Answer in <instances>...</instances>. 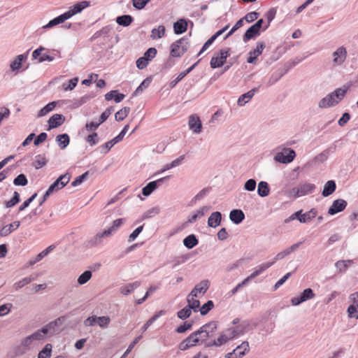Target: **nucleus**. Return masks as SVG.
<instances>
[{"label": "nucleus", "mask_w": 358, "mask_h": 358, "mask_svg": "<svg viewBox=\"0 0 358 358\" xmlns=\"http://www.w3.org/2000/svg\"><path fill=\"white\" fill-rule=\"evenodd\" d=\"M29 50L25 53L17 55L15 59L10 63V69L12 71L20 70L22 66V63L27 59Z\"/></svg>", "instance_id": "15"}, {"label": "nucleus", "mask_w": 358, "mask_h": 358, "mask_svg": "<svg viewBox=\"0 0 358 358\" xmlns=\"http://www.w3.org/2000/svg\"><path fill=\"white\" fill-rule=\"evenodd\" d=\"M189 127L196 134H199L202 130V123L199 116L192 115L189 118Z\"/></svg>", "instance_id": "16"}, {"label": "nucleus", "mask_w": 358, "mask_h": 358, "mask_svg": "<svg viewBox=\"0 0 358 358\" xmlns=\"http://www.w3.org/2000/svg\"><path fill=\"white\" fill-rule=\"evenodd\" d=\"M214 308V303L211 300H208L206 303L203 304L201 308H200V313L201 315H207L210 310H211Z\"/></svg>", "instance_id": "56"}, {"label": "nucleus", "mask_w": 358, "mask_h": 358, "mask_svg": "<svg viewBox=\"0 0 358 358\" xmlns=\"http://www.w3.org/2000/svg\"><path fill=\"white\" fill-rule=\"evenodd\" d=\"M165 31V27L164 25H159L158 28H155L152 30L151 37L155 38V36L157 35L158 38H161L164 36Z\"/></svg>", "instance_id": "58"}, {"label": "nucleus", "mask_w": 358, "mask_h": 358, "mask_svg": "<svg viewBox=\"0 0 358 358\" xmlns=\"http://www.w3.org/2000/svg\"><path fill=\"white\" fill-rule=\"evenodd\" d=\"M91 6V2L90 1H79L75 3L73 6L70 8L73 10V13L76 15L80 13L84 9L90 7Z\"/></svg>", "instance_id": "33"}, {"label": "nucleus", "mask_w": 358, "mask_h": 358, "mask_svg": "<svg viewBox=\"0 0 358 358\" xmlns=\"http://www.w3.org/2000/svg\"><path fill=\"white\" fill-rule=\"evenodd\" d=\"M165 314V311L162 310L155 313L153 316H152L141 327V333H144L147 331L150 326H151L154 322H155L160 316Z\"/></svg>", "instance_id": "35"}, {"label": "nucleus", "mask_w": 358, "mask_h": 358, "mask_svg": "<svg viewBox=\"0 0 358 358\" xmlns=\"http://www.w3.org/2000/svg\"><path fill=\"white\" fill-rule=\"evenodd\" d=\"M296 157L295 151L292 148H285L283 152H278L274 156V160L282 164H289L292 162Z\"/></svg>", "instance_id": "6"}, {"label": "nucleus", "mask_w": 358, "mask_h": 358, "mask_svg": "<svg viewBox=\"0 0 358 358\" xmlns=\"http://www.w3.org/2000/svg\"><path fill=\"white\" fill-rule=\"evenodd\" d=\"M13 184L15 186H26L28 184L27 176L24 173L19 174L13 180Z\"/></svg>", "instance_id": "51"}, {"label": "nucleus", "mask_w": 358, "mask_h": 358, "mask_svg": "<svg viewBox=\"0 0 358 358\" xmlns=\"http://www.w3.org/2000/svg\"><path fill=\"white\" fill-rule=\"evenodd\" d=\"M315 296V294L311 288L305 289L299 296L293 297L291 299V304L296 306L308 300L312 299Z\"/></svg>", "instance_id": "8"}, {"label": "nucleus", "mask_w": 358, "mask_h": 358, "mask_svg": "<svg viewBox=\"0 0 358 358\" xmlns=\"http://www.w3.org/2000/svg\"><path fill=\"white\" fill-rule=\"evenodd\" d=\"M78 81H79V79L78 77H75L72 79H70V80H69L67 83H64L62 84V89L64 91L72 90L76 87Z\"/></svg>", "instance_id": "50"}, {"label": "nucleus", "mask_w": 358, "mask_h": 358, "mask_svg": "<svg viewBox=\"0 0 358 358\" xmlns=\"http://www.w3.org/2000/svg\"><path fill=\"white\" fill-rule=\"evenodd\" d=\"M228 341V338L225 336V332H221L217 339L205 343V348L220 347Z\"/></svg>", "instance_id": "21"}, {"label": "nucleus", "mask_w": 358, "mask_h": 358, "mask_svg": "<svg viewBox=\"0 0 358 358\" xmlns=\"http://www.w3.org/2000/svg\"><path fill=\"white\" fill-rule=\"evenodd\" d=\"M70 179L71 175L68 172L61 175L53 183L50 185L48 189L52 193L56 192L64 187L69 182Z\"/></svg>", "instance_id": "7"}, {"label": "nucleus", "mask_w": 358, "mask_h": 358, "mask_svg": "<svg viewBox=\"0 0 358 358\" xmlns=\"http://www.w3.org/2000/svg\"><path fill=\"white\" fill-rule=\"evenodd\" d=\"M222 221V213L219 211L213 212L208 219V226L215 228L220 225Z\"/></svg>", "instance_id": "28"}, {"label": "nucleus", "mask_w": 358, "mask_h": 358, "mask_svg": "<svg viewBox=\"0 0 358 358\" xmlns=\"http://www.w3.org/2000/svg\"><path fill=\"white\" fill-rule=\"evenodd\" d=\"M317 214V210L315 208H311L309 211L302 213L301 219H299L301 223H306L311 221Z\"/></svg>", "instance_id": "39"}, {"label": "nucleus", "mask_w": 358, "mask_h": 358, "mask_svg": "<svg viewBox=\"0 0 358 358\" xmlns=\"http://www.w3.org/2000/svg\"><path fill=\"white\" fill-rule=\"evenodd\" d=\"M20 201V194L17 191H15L13 197L9 201H7L4 203L5 207L7 208H12L17 205Z\"/></svg>", "instance_id": "46"}, {"label": "nucleus", "mask_w": 358, "mask_h": 358, "mask_svg": "<svg viewBox=\"0 0 358 358\" xmlns=\"http://www.w3.org/2000/svg\"><path fill=\"white\" fill-rule=\"evenodd\" d=\"M190 296H191L188 295L187 297L188 305L186 306L189 308L191 311L198 312L200 310V301L197 299L194 300L192 296V298H190Z\"/></svg>", "instance_id": "42"}, {"label": "nucleus", "mask_w": 358, "mask_h": 358, "mask_svg": "<svg viewBox=\"0 0 358 358\" xmlns=\"http://www.w3.org/2000/svg\"><path fill=\"white\" fill-rule=\"evenodd\" d=\"M231 48H222L219 52H216L211 58L210 65L212 69L222 67L226 62L227 59L230 56Z\"/></svg>", "instance_id": "4"}, {"label": "nucleus", "mask_w": 358, "mask_h": 358, "mask_svg": "<svg viewBox=\"0 0 358 358\" xmlns=\"http://www.w3.org/2000/svg\"><path fill=\"white\" fill-rule=\"evenodd\" d=\"M337 105V101L333 98L332 95L329 93L325 97L322 98L318 103L320 108H326L334 107Z\"/></svg>", "instance_id": "25"}, {"label": "nucleus", "mask_w": 358, "mask_h": 358, "mask_svg": "<svg viewBox=\"0 0 358 358\" xmlns=\"http://www.w3.org/2000/svg\"><path fill=\"white\" fill-rule=\"evenodd\" d=\"M352 263V260H339L336 262L335 266L340 272H344L348 268L349 265Z\"/></svg>", "instance_id": "54"}, {"label": "nucleus", "mask_w": 358, "mask_h": 358, "mask_svg": "<svg viewBox=\"0 0 358 358\" xmlns=\"http://www.w3.org/2000/svg\"><path fill=\"white\" fill-rule=\"evenodd\" d=\"M277 10L275 8H270L266 13L265 16L267 19V26H264L263 31H266L270 26L271 21L275 18Z\"/></svg>", "instance_id": "47"}, {"label": "nucleus", "mask_w": 358, "mask_h": 358, "mask_svg": "<svg viewBox=\"0 0 358 358\" xmlns=\"http://www.w3.org/2000/svg\"><path fill=\"white\" fill-rule=\"evenodd\" d=\"M55 141L60 149H65L70 143V137L67 134H59L55 138Z\"/></svg>", "instance_id": "31"}, {"label": "nucleus", "mask_w": 358, "mask_h": 358, "mask_svg": "<svg viewBox=\"0 0 358 358\" xmlns=\"http://www.w3.org/2000/svg\"><path fill=\"white\" fill-rule=\"evenodd\" d=\"M350 86L351 85H344L342 87L337 88L330 93L333 98L335 99V101H337V104H338V103L345 96Z\"/></svg>", "instance_id": "20"}, {"label": "nucleus", "mask_w": 358, "mask_h": 358, "mask_svg": "<svg viewBox=\"0 0 358 358\" xmlns=\"http://www.w3.org/2000/svg\"><path fill=\"white\" fill-rule=\"evenodd\" d=\"M66 117L62 114L55 113L48 120V130L60 127L65 122Z\"/></svg>", "instance_id": "14"}, {"label": "nucleus", "mask_w": 358, "mask_h": 358, "mask_svg": "<svg viewBox=\"0 0 358 358\" xmlns=\"http://www.w3.org/2000/svg\"><path fill=\"white\" fill-rule=\"evenodd\" d=\"M92 273L91 271L87 270L84 271L78 278V283L83 285L87 283L92 278Z\"/></svg>", "instance_id": "49"}, {"label": "nucleus", "mask_w": 358, "mask_h": 358, "mask_svg": "<svg viewBox=\"0 0 358 358\" xmlns=\"http://www.w3.org/2000/svg\"><path fill=\"white\" fill-rule=\"evenodd\" d=\"M270 193V187L267 182L261 181L258 184L257 194L261 197L267 196Z\"/></svg>", "instance_id": "37"}, {"label": "nucleus", "mask_w": 358, "mask_h": 358, "mask_svg": "<svg viewBox=\"0 0 358 358\" xmlns=\"http://www.w3.org/2000/svg\"><path fill=\"white\" fill-rule=\"evenodd\" d=\"M259 86L257 87H254L248 92L244 93L243 94L240 96L237 101L238 105L240 106L245 105L254 96L255 93L259 90Z\"/></svg>", "instance_id": "26"}, {"label": "nucleus", "mask_w": 358, "mask_h": 358, "mask_svg": "<svg viewBox=\"0 0 358 358\" xmlns=\"http://www.w3.org/2000/svg\"><path fill=\"white\" fill-rule=\"evenodd\" d=\"M199 333L195 331L191 333L185 339L182 341L178 345V349L185 351L196 345H203L205 346V339H200Z\"/></svg>", "instance_id": "2"}, {"label": "nucleus", "mask_w": 358, "mask_h": 358, "mask_svg": "<svg viewBox=\"0 0 358 358\" xmlns=\"http://www.w3.org/2000/svg\"><path fill=\"white\" fill-rule=\"evenodd\" d=\"M210 286V282L208 280H203L201 281L199 284L196 285L194 289L191 291L189 296L192 297H197V293L200 292L202 294H205L208 289Z\"/></svg>", "instance_id": "17"}, {"label": "nucleus", "mask_w": 358, "mask_h": 358, "mask_svg": "<svg viewBox=\"0 0 358 358\" xmlns=\"http://www.w3.org/2000/svg\"><path fill=\"white\" fill-rule=\"evenodd\" d=\"M36 278V275H31L28 277L24 278L22 280L15 282L13 285V287L17 290L19 289L22 288L25 285H28L29 283L31 282L32 281L35 280Z\"/></svg>", "instance_id": "40"}, {"label": "nucleus", "mask_w": 358, "mask_h": 358, "mask_svg": "<svg viewBox=\"0 0 358 358\" xmlns=\"http://www.w3.org/2000/svg\"><path fill=\"white\" fill-rule=\"evenodd\" d=\"M201 59L198 60L196 62H195L194 64H192L191 66H189L188 69H187L185 71L181 72L176 79L171 81L169 83V87L171 88H173L176 87V85L182 80L183 79L188 73H189L192 71H193L195 67L198 65Z\"/></svg>", "instance_id": "23"}, {"label": "nucleus", "mask_w": 358, "mask_h": 358, "mask_svg": "<svg viewBox=\"0 0 358 358\" xmlns=\"http://www.w3.org/2000/svg\"><path fill=\"white\" fill-rule=\"evenodd\" d=\"M134 21V17L130 15H122L117 16L116 22L122 27L129 26Z\"/></svg>", "instance_id": "38"}, {"label": "nucleus", "mask_w": 358, "mask_h": 358, "mask_svg": "<svg viewBox=\"0 0 358 358\" xmlns=\"http://www.w3.org/2000/svg\"><path fill=\"white\" fill-rule=\"evenodd\" d=\"M57 104V103L56 101H52L48 103L39 110L37 117H41L45 116V115L51 112L56 107Z\"/></svg>", "instance_id": "41"}, {"label": "nucleus", "mask_w": 358, "mask_h": 358, "mask_svg": "<svg viewBox=\"0 0 358 358\" xmlns=\"http://www.w3.org/2000/svg\"><path fill=\"white\" fill-rule=\"evenodd\" d=\"M110 322V319L108 316H96V323L99 324L100 327L106 328L108 327L109 323Z\"/></svg>", "instance_id": "62"}, {"label": "nucleus", "mask_w": 358, "mask_h": 358, "mask_svg": "<svg viewBox=\"0 0 358 358\" xmlns=\"http://www.w3.org/2000/svg\"><path fill=\"white\" fill-rule=\"evenodd\" d=\"M230 220L235 224H239L245 219V214L242 210L234 209L229 213Z\"/></svg>", "instance_id": "24"}, {"label": "nucleus", "mask_w": 358, "mask_h": 358, "mask_svg": "<svg viewBox=\"0 0 358 358\" xmlns=\"http://www.w3.org/2000/svg\"><path fill=\"white\" fill-rule=\"evenodd\" d=\"M333 62L335 64L341 65L345 60L347 57V50L344 47L338 48L333 53Z\"/></svg>", "instance_id": "19"}, {"label": "nucleus", "mask_w": 358, "mask_h": 358, "mask_svg": "<svg viewBox=\"0 0 358 358\" xmlns=\"http://www.w3.org/2000/svg\"><path fill=\"white\" fill-rule=\"evenodd\" d=\"M107 236H110V230H104L102 232H99L88 241L87 245L90 247L96 246L102 242L103 237Z\"/></svg>", "instance_id": "22"}, {"label": "nucleus", "mask_w": 358, "mask_h": 358, "mask_svg": "<svg viewBox=\"0 0 358 358\" xmlns=\"http://www.w3.org/2000/svg\"><path fill=\"white\" fill-rule=\"evenodd\" d=\"M52 345L47 343L44 348L39 352L38 358H50L52 352Z\"/></svg>", "instance_id": "48"}, {"label": "nucleus", "mask_w": 358, "mask_h": 358, "mask_svg": "<svg viewBox=\"0 0 358 358\" xmlns=\"http://www.w3.org/2000/svg\"><path fill=\"white\" fill-rule=\"evenodd\" d=\"M348 203L345 200L343 199H338L333 201L331 206L329 208L328 213L330 215H334L340 212L343 211Z\"/></svg>", "instance_id": "12"}, {"label": "nucleus", "mask_w": 358, "mask_h": 358, "mask_svg": "<svg viewBox=\"0 0 358 358\" xmlns=\"http://www.w3.org/2000/svg\"><path fill=\"white\" fill-rule=\"evenodd\" d=\"M141 285V281H135L132 283H129L120 287V292L123 295H128L131 294L135 289Z\"/></svg>", "instance_id": "34"}, {"label": "nucleus", "mask_w": 358, "mask_h": 358, "mask_svg": "<svg viewBox=\"0 0 358 358\" xmlns=\"http://www.w3.org/2000/svg\"><path fill=\"white\" fill-rule=\"evenodd\" d=\"M159 211H160L159 207H158V206L152 207L143 213L141 220L150 218L152 216L157 215L159 213Z\"/></svg>", "instance_id": "55"}, {"label": "nucleus", "mask_w": 358, "mask_h": 358, "mask_svg": "<svg viewBox=\"0 0 358 358\" xmlns=\"http://www.w3.org/2000/svg\"><path fill=\"white\" fill-rule=\"evenodd\" d=\"M264 23V19L261 18L257 20V22L251 25L245 32L243 36V41L248 43L252 39H255L261 35L263 31V24Z\"/></svg>", "instance_id": "3"}, {"label": "nucleus", "mask_w": 358, "mask_h": 358, "mask_svg": "<svg viewBox=\"0 0 358 358\" xmlns=\"http://www.w3.org/2000/svg\"><path fill=\"white\" fill-rule=\"evenodd\" d=\"M171 176H167L158 180L151 181L148 182L142 189V194L145 196H150L155 190H156L159 186L166 180L169 179Z\"/></svg>", "instance_id": "10"}, {"label": "nucleus", "mask_w": 358, "mask_h": 358, "mask_svg": "<svg viewBox=\"0 0 358 358\" xmlns=\"http://www.w3.org/2000/svg\"><path fill=\"white\" fill-rule=\"evenodd\" d=\"M126 220L124 218H118L114 220L112 223V226L107 230H110V236L117 231L124 222Z\"/></svg>", "instance_id": "53"}, {"label": "nucleus", "mask_w": 358, "mask_h": 358, "mask_svg": "<svg viewBox=\"0 0 358 358\" xmlns=\"http://www.w3.org/2000/svg\"><path fill=\"white\" fill-rule=\"evenodd\" d=\"M130 110L129 107L125 106L122 108L115 114V120L117 122L124 120L129 115Z\"/></svg>", "instance_id": "43"}, {"label": "nucleus", "mask_w": 358, "mask_h": 358, "mask_svg": "<svg viewBox=\"0 0 358 358\" xmlns=\"http://www.w3.org/2000/svg\"><path fill=\"white\" fill-rule=\"evenodd\" d=\"M239 326L240 328H241V329L243 331V332L246 333L250 330L255 329L257 327V323L252 322L251 321L249 320H243L241 322Z\"/></svg>", "instance_id": "52"}, {"label": "nucleus", "mask_w": 358, "mask_h": 358, "mask_svg": "<svg viewBox=\"0 0 358 358\" xmlns=\"http://www.w3.org/2000/svg\"><path fill=\"white\" fill-rule=\"evenodd\" d=\"M150 1L151 0H131V3L136 10H142Z\"/></svg>", "instance_id": "60"}, {"label": "nucleus", "mask_w": 358, "mask_h": 358, "mask_svg": "<svg viewBox=\"0 0 358 358\" xmlns=\"http://www.w3.org/2000/svg\"><path fill=\"white\" fill-rule=\"evenodd\" d=\"M48 162V160L45 157V154H40L35 157V160L32 163V166L36 169H39L43 166H45Z\"/></svg>", "instance_id": "36"}, {"label": "nucleus", "mask_w": 358, "mask_h": 358, "mask_svg": "<svg viewBox=\"0 0 358 358\" xmlns=\"http://www.w3.org/2000/svg\"><path fill=\"white\" fill-rule=\"evenodd\" d=\"M125 97L124 94H122L117 90H110L105 94V99L106 101L114 100L115 103L121 102Z\"/></svg>", "instance_id": "27"}, {"label": "nucleus", "mask_w": 358, "mask_h": 358, "mask_svg": "<svg viewBox=\"0 0 358 358\" xmlns=\"http://www.w3.org/2000/svg\"><path fill=\"white\" fill-rule=\"evenodd\" d=\"M315 189V185L312 183H303L299 184L297 187L292 189V192L295 194L296 196H301L311 194Z\"/></svg>", "instance_id": "11"}, {"label": "nucleus", "mask_w": 358, "mask_h": 358, "mask_svg": "<svg viewBox=\"0 0 358 358\" xmlns=\"http://www.w3.org/2000/svg\"><path fill=\"white\" fill-rule=\"evenodd\" d=\"M192 314V311L187 306L184 307L177 313V316L182 320L189 318Z\"/></svg>", "instance_id": "57"}, {"label": "nucleus", "mask_w": 358, "mask_h": 358, "mask_svg": "<svg viewBox=\"0 0 358 358\" xmlns=\"http://www.w3.org/2000/svg\"><path fill=\"white\" fill-rule=\"evenodd\" d=\"M151 82L152 77H148L145 79H144L143 82L139 85V86L136 89L133 95L138 96L150 85Z\"/></svg>", "instance_id": "44"}, {"label": "nucleus", "mask_w": 358, "mask_h": 358, "mask_svg": "<svg viewBox=\"0 0 358 358\" xmlns=\"http://www.w3.org/2000/svg\"><path fill=\"white\" fill-rule=\"evenodd\" d=\"M193 26V22L185 18H180L173 23V31L177 35L182 34L187 30L188 23Z\"/></svg>", "instance_id": "13"}, {"label": "nucleus", "mask_w": 358, "mask_h": 358, "mask_svg": "<svg viewBox=\"0 0 358 358\" xmlns=\"http://www.w3.org/2000/svg\"><path fill=\"white\" fill-rule=\"evenodd\" d=\"M256 45V48L248 53L247 62L249 64H256L258 57L262 54L263 50L266 48V44L263 41H258Z\"/></svg>", "instance_id": "9"}, {"label": "nucleus", "mask_w": 358, "mask_h": 358, "mask_svg": "<svg viewBox=\"0 0 358 358\" xmlns=\"http://www.w3.org/2000/svg\"><path fill=\"white\" fill-rule=\"evenodd\" d=\"M336 189V182L333 180H328L324 185V189L322 192V195L324 197H327L332 194Z\"/></svg>", "instance_id": "30"}, {"label": "nucleus", "mask_w": 358, "mask_h": 358, "mask_svg": "<svg viewBox=\"0 0 358 358\" xmlns=\"http://www.w3.org/2000/svg\"><path fill=\"white\" fill-rule=\"evenodd\" d=\"M157 49L155 48H149L143 54V57L148 61H151L157 55Z\"/></svg>", "instance_id": "61"}, {"label": "nucleus", "mask_w": 358, "mask_h": 358, "mask_svg": "<svg viewBox=\"0 0 358 358\" xmlns=\"http://www.w3.org/2000/svg\"><path fill=\"white\" fill-rule=\"evenodd\" d=\"M113 31V28L111 25H107L103 27L100 30L96 31L92 36L90 38L91 42L96 41L99 38H102V41L98 43L97 45L101 49L104 48H112L113 44L108 45V43L113 38L112 33Z\"/></svg>", "instance_id": "1"}, {"label": "nucleus", "mask_w": 358, "mask_h": 358, "mask_svg": "<svg viewBox=\"0 0 358 358\" xmlns=\"http://www.w3.org/2000/svg\"><path fill=\"white\" fill-rule=\"evenodd\" d=\"M20 225V221H15L14 222L3 227L0 229V236L5 237L8 236L14 230L17 229Z\"/></svg>", "instance_id": "29"}, {"label": "nucleus", "mask_w": 358, "mask_h": 358, "mask_svg": "<svg viewBox=\"0 0 358 358\" xmlns=\"http://www.w3.org/2000/svg\"><path fill=\"white\" fill-rule=\"evenodd\" d=\"M193 324L194 321L192 320L185 321L176 329V332L178 334H184L187 331L191 330L192 329Z\"/></svg>", "instance_id": "45"}, {"label": "nucleus", "mask_w": 358, "mask_h": 358, "mask_svg": "<svg viewBox=\"0 0 358 358\" xmlns=\"http://www.w3.org/2000/svg\"><path fill=\"white\" fill-rule=\"evenodd\" d=\"M186 41V37H182L176 41L173 42L171 45L170 56L172 57H180L182 56V52H180V49L181 43H183Z\"/></svg>", "instance_id": "18"}, {"label": "nucleus", "mask_w": 358, "mask_h": 358, "mask_svg": "<svg viewBox=\"0 0 358 358\" xmlns=\"http://www.w3.org/2000/svg\"><path fill=\"white\" fill-rule=\"evenodd\" d=\"M259 16V13L257 11H252L246 14L242 19L248 23L252 22L256 20Z\"/></svg>", "instance_id": "64"}, {"label": "nucleus", "mask_w": 358, "mask_h": 358, "mask_svg": "<svg viewBox=\"0 0 358 358\" xmlns=\"http://www.w3.org/2000/svg\"><path fill=\"white\" fill-rule=\"evenodd\" d=\"M183 245L187 249H192L199 244V239L194 234H189L183 239Z\"/></svg>", "instance_id": "32"}, {"label": "nucleus", "mask_w": 358, "mask_h": 358, "mask_svg": "<svg viewBox=\"0 0 358 358\" xmlns=\"http://www.w3.org/2000/svg\"><path fill=\"white\" fill-rule=\"evenodd\" d=\"M85 140L91 146H94L99 142L98 134L96 132H92L86 137Z\"/></svg>", "instance_id": "63"}, {"label": "nucleus", "mask_w": 358, "mask_h": 358, "mask_svg": "<svg viewBox=\"0 0 358 358\" xmlns=\"http://www.w3.org/2000/svg\"><path fill=\"white\" fill-rule=\"evenodd\" d=\"M129 128V124H126L117 136H115V138H113L110 141L106 142L103 145H101L100 148H99L101 149V152L103 153V154L108 153L109 152V150L115 144H117V143L120 142L123 139V138L125 136V134H127Z\"/></svg>", "instance_id": "5"}, {"label": "nucleus", "mask_w": 358, "mask_h": 358, "mask_svg": "<svg viewBox=\"0 0 358 358\" xmlns=\"http://www.w3.org/2000/svg\"><path fill=\"white\" fill-rule=\"evenodd\" d=\"M89 173L90 171H87L80 176L76 177L75 180L71 182V186L76 187L83 183L87 179V176H89Z\"/></svg>", "instance_id": "59"}]
</instances>
